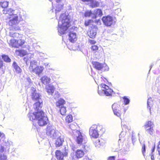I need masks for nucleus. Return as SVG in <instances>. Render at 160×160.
<instances>
[{"label":"nucleus","mask_w":160,"mask_h":160,"mask_svg":"<svg viewBox=\"0 0 160 160\" xmlns=\"http://www.w3.org/2000/svg\"><path fill=\"white\" fill-rule=\"evenodd\" d=\"M2 58L3 60L6 62H9L11 61V59L8 55L3 54L2 55Z\"/></svg>","instance_id":"obj_30"},{"label":"nucleus","mask_w":160,"mask_h":160,"mask_svg":"<svg viewBox=\"0 0 160 160\" xmlns=\"http://www.w3.org/2000/svg\"><path fill=\"white\" fill-rule=\"evenodd\" d=\"M17 42V40L12 38L10 41L9 44L13 47L18 48Z\"/></svg>","instance_id":"obj_27"},{"label":"nucleus","mask_w":160,"mask_h":160,"mask_svg":"<svg viewBox=\"0 0 160 160\" xmlns=\"http://www.w3.org/2000/svg\"><path fill=\"white\" fill-rule=\"evenodd\" d=\"M37 62L35 60H32L30 61V65L29 68L31 70L34 68L37 64Z\"/></svg>","instance_id":"obj_31"},{"label":"nucleus","mask_w":160,"mask_h":160,"mask_svg":"<svg viewBox=\"0 0 160 160\" xmlns=\"http://www.w3.org/2000/svg\"><path fill=\"white\" fill-rule=\"evenodd\" d=\"M117 10H118V11H120V12H121V9H119V8H118V9H117Z\"/></svg>","instance_id":"obj_64"},{"label":"nucleus","mask_w":160,"mask_h":160,"mask_svg":"<svg viewBox=\"0 0 160 160\" xmlns=\"http://www.w3.org/2000/svg\"><path fill=\"white\" fill-rule=\"evenodd\" d=\"M27 81H28L29 83H30L31 82V80L29 78H27Z\"/></svg>","instance_id":"obj_59"},{"label":"nucleus","mask_w":160,"mask_h":160,"mask_svg":"<svg viewBox=\"0 0 160 160\" xmlns=\"http://www.w3.org/2000/svg\"><path fill=\"white\" fill-rule=\"evenodd\" d=\"M2 12L4 14H8L10 16L13 14H16L15 13V11L11 8H5L3 10Z\"/></svg>","instance_id":"obj_21"},{"label":"nucleus","mask_w":160,"mask_h":160,"mask_svg":"<svg viewBox=\"0 0 160 160\" xmlns=\"http://www.w3.org/2000/svg\"><path fill=\"white\" fill-rule=\"evenodd\" d=\"M82 149H78L75 152V155L77 158H82L85 154L84 152L87 150L86 146L82 144Z\"/></svg>","instance_id":"obj_12"},{"label":"nucleus","mask_w":160,"mask_h":160,"mask_svg":"<svg viewBox=\"0 0 160 160\" xmlns=\"http://www.w3.org/2000/svg\"><path fill=\"white\" fill-rule=\"evenodd\" d=\"M123 99L124 100V102L125 105L128 104L130 102V100L129 98H127L126 96H124L123 97Z\"/></svg>","instance_id":"obj_38"},{"label":"nucleus","mask_w":160,"mask_h":160,"mask_svg":"<svg viewBox=\"0 0 160 160\" xmlns=\"http://www.w3.org/2000/svg\"><path fill=\"white\" fill-rule=\"evenodd\" d=\"M0 160H7V157L3 153L0 154Z\"/></svg>","instance_id":"obj_39"},{"label":"nucleus","mask_w":160,"mask_h":160,"mask_svg":"<svg viewBox=\"0 0 160 160\" xmlns=\"http://www.w3.org/2000/svg\"><path fill=\"white\" fill-rule=\"evenodd\" d=\"M93 14L94 15L95 18H96L97 16L100 17L102 15V11L100 9L94 10Z\"/></svg>","instance_id":"obj_25"},{"label":"nucleus","mask_w":160,"mask_h":160,"mask_svg":"<svg viewBox=\"0 0 160 160\" xmlns=\"http://www.w3.org/2000/svg\"><path fill=\"white\" fill-rule=\"evenodd\" d=\"M146 151V146L144 143H142V153L144 156H145L144 153Z\"/></svg>","instance_id":"obj_44"},{"label":"nucleus","mask_w":160,"mask_h":160,"mask_svg":"<svg viewBox=\"0 0 160 160\" xmlns=\"http://www.w3.org/2000/svg\"><path fill=\"white\" fill-rule=\"evenodd\" d=\"M5 136L3 132H0V137L2 139H5Z\"/></svg>","instance_id":"obj_52"},{"label":"nucleus","mask_w":160,"mask_h":160,"mask_svg":"<svg viewBox=\"0 0 160 160\" xmlns=\"http://www.w3.org/2000/svg\"><path fill=\"white\" fill-rule=\"evenodd\" d=\"M9 35L10 37L15 38H18L20 36L21 37L22 35L20 34L19 33L13 32H10L9 33Z\"/></svg>","instance_id":"obj_28"},{"label":"nucleus","mask_w":160,"mask_h":160,"mask_svg":"<svg viewBox=\"0 0 160 160\" xmlns=\"http://www.w3.org/2000/svg\"><path fill=\"white\" fill-rule=\"evenodd\" d=\"M160 79V77H158L157 79L156 82H158L159 81Z\"/></svg>","instance_id":"obj_60"},{"label":"nucleus","mask_w":160,"mask_h":160,"mask_svg":"<svg viewBox=\"0 0 160 160\" xmlns=\"http://www.w3.org/2000/svg\"><path fill=\"white\" fill-rule=\"evenodd\" d=\"M102 127L96 125H92L90 128L89 133L90 136L94 138L98 137L99 136L98 130H101Z\"/></svg>","instance_id":"obj_7"},{"label":"nucleus","mask_w":160,"mask_h":160,"mask_svg":"<svg viewBox=\"0 0 160 160\" xmlns=\"http://www.w3.org/2000/svg\"><path fill=\"white\" fill-rule=\"evenodd\" d=\"M59 137L56 140L55 143L56 147H59L62 145L64 142V138L63 136H59Z\"/></svg>","instance_id":"obj_17"},{"label":"nucleus","mask_w":160,"mask_h":160,"mask_svg":"<svg viewBox=\"0 0 160 160\" xmlns=\"http://www.w3.org/2000/svg\"><path fill=\"white\" fill-rule=\"evenodd\" d=\"M36 112L33 113L29 112L28 114V117L29 120L32 121L33 120H37L38 125L41 126H45L47 124L48 121L47 117L45 113L41 110L35 109Z\"/></svg>","instance_id":"obj_1"},{"label":"nucleus","mask_w":160,"mask_h":160,"mask_svg":"<svg viewBox=\"0 0 160 160\" xmlns=\"http://www.w3.org/2000/svg\"><path fill=\"white\" fill-rule=\"evenodd\" d=\"M3 65V62L0 60V68H1Z\"/></svg>","instance_id":"obj_56"},{"label":"nucleus","mask_w":160,"mask_h":160,"mask_svg":"<svg viewBox=\"0 0 160 160\" xmlns=\"http://www.w3.org/2000/svg\"><path fill=\"white\" fill-rule=\"evenodd\" d=\"M12 144V142L8 141H7L6 142L5 141L4 145H5L7 147V148H8V149H9V148Z\"/></svg>","instance_id":"obj_40"},{"label":"nucleus","mask_w":160,"mask_h":160,"mask_svg":"<svg viewBox=\"0 0 160 160\" xmlns=\"http://www.w3.org/2000/svg\"><path fill=\"white\" fill-rule=\"evenodd\" d=\"M46 88L47 92L52 95L55 90L54 86L51 84L49 85L46 87Z\"/></svg>","instance_id":"obj_23"},{"label":"nucleus","mask_w":160,"mask_h":160,"mask_svg":"<svg viewBox=\"0 0 160 160\" xmlns=\"http://www.w3.org/2000/svg\"><path fill=\"white\" fill-rule=\"evenodd\" d=\"M154 125L153 123L151 121H148L146 122L144 126V128L145 130V131L153 129Z\"/></svg>","instance_id":"obj_15"},{"label":"nucleus","mask_w":160,"mask_h":160,"mask_svg":"<svg viewBox=\"0 0 160 160\" xmlns=\"http://www.w3.org/2000/svg\"><path fill=\"white\" fill-rule=\"evenodd\" d=\"M153 66V65H151L150 66V69L149 70V71L152 68V67Z\"/></svg>","instance_id":"obj_62"},{"label":"nucleus","mask_w":160,"mask_h":160,"mask_svg":"<svg viewBox=\"0 0 160 160\" xmlns=\"http://www.w3.org/2000/svg\"><path fill=\"white\" fill-rule=\"evenodd\" d=\"M158 150L159 152V154H160V141L159 142V144L158 146Z\"/></svg>","instance_id":"obj_55"},{"label":"nucleus","mask_w":160,"mask_h":160,"mask_svg":"<svg viewBox=\"0 0 160 160\" xmlns=\"http://www.w3.org/2000/svg\"><path fill=\"white\" fill-rule=\"evenodd\" d=\"M32 94V98L36 102L34 104L33 106L35 109L39 110L41 108L42 101L41 98V96L37 92L36 89L32 87L31 89Z\"/></svg>","instance_id":"obj_4"},{"label":"nucleus","mask_w":160,"mask_h":160,"mask_svg":"<svg viewBox=\"0 0 160 160\" xmlns=\"http://www.w3.org/2000/svg\"><path fill=\"white\" fill-rule=\"evenodd\" d=\"M102 70L104 72L108 71L109 70V68L106 63H104L103 64V68Z\"/></svg>","instance_id":"obj_37"},{"label":"nucleus","mask_w":160,"mask_h":160,"mask_svg":"<svg viewBox=\"0 0 160 160\" xmlns=\"http://www.w3.org/2000/svg\"><path fill=\"white\" fill-rule=\"evenodd\" d=\"M102 88L101 90H98V93L100 96H102L104 95L107 96H110L112 95L113 93L112 90L106 84L102 83L101 84Z\"/></svg>","instance_id":"obj_6"},{"label":"nucleus","mask_w":160,"mask_h":160,"mask_svg":"<svg viewBox=\"0 0 160 160\" xmlns=\"http://www.w3.org/2000/svg\"><path fill=\"white\" fill-rule=\"evenodd\" d=\"M49 1L51 2L52 0H49ZM57 3H58L57 4L56 7V8L55 9V12L56 13V15L57 17L58 15V12H59L60 11L61 9L62 8V4H60L59 3L61 2V0H55Z\"/></svg>","instance_id":"obj_16"},{"label":"nucleus","mask_w":160,"mask_h":160,"mask_svg":"<svg viewBox=\"0 0 160 160\" xmlns=\"http://www.w3.org/2000/svg\"><path fill=\"white\" fill-rule=\"evenodd\" d=\"M132 144H133V145H134L135 144V142L136 140V139L134 136L133 135H132Z\"/></svg>","instance_id":"obj_49"},{"label":"nucleus","mask_w":160,"mask_h":160,"mask_svg":"<svg viewBox=\"0 0 160 160\" xmlns=\"http://www.w3.org/2000/svg\"><path fill=\"white\" fill-rule=\"evenodd\" d=\"M60 113L62 115H65L66 112V107H63L60 108Z\"/></svg>","instance_id":"obj_36"},{"label":"nucleus","mask_w":160,"mask_h":160,"mask_svg":"<svg viewBox=\"0 0 160 160\" xmlns=\"http://www.w3.org/2000/svg\"><path fill=\"white\" fill-rule=\"evenodd\" d=\"M9 19L8 24L11 27L10 30L15 31L20 30V27L18 26V24L22 20V19L19 12H17L16 14H13L9 16Z\"/></svg>","instance_id":"obj_3"},{"label":"nucleus","mask_w":160,"mask_h":160,"mask_svg":"<svg viewBox=\"0 0 160 160\" xmlns=\"http://www.w3.org/2000/svg\"><path fill=\"white\" fill-rule=\"evenodd\" d=\"M44 68L42 66H37L32 69V72L39 75L43 71Z\"/></svg>","instance_id":"obj_14"},{"label":"nucleus","mask_w":160,"mask_h":160,"mask_svg":"<svg viewBox=\"0 0 160 160\" xmlns=\"http://www.w3.org/2000/svg\"><path fill=\"white\" fill-rule=\"evenodd\" d=\"M69 127L70 128L71 130H72V132L73 133V132H74L75 130H77L75 129L76 126L74 124L72 123L71 124H70L69 125Z\"/></svg>","instance_id":"obj_42"},{"label":"nucleus","mask_w":160,"mask_h":160,"mask_svg":"<svg viewBox=\"0 0 160 160\" xmlns=\"http://www.w3.org/2000/svg\"><path fill=\"white\" fill-rule=\"evenodd\" d=\"M91 22V20H89L88 21H86L84 23V24L86 26H88L90 23Z\"/></svg>","instance_id":"obj_48"},{"label":"nucleus","mask_w":160,"mask_h":160,"mask_svg":"<svg viewBox=\"0 0 160 160\" xmlns=\"http://www.w3.org/2000/svg\"><path fill=\"white\" fill-rule=\"evenodd\" d=\"M69 39L71 42H74L77 40L76 34L75 32H70L68 34Z\"/></svg>","instance_id":"obj_19"},{"label":"nucleus","mask_w":160,"mask_h":160,"mask_svg":"<svg viewBox=\"0 0 160 160\" xmlns=\"http://www.w3.org/2000/svg\"><path fill=\"white\" fill-rule=\"evenodd\" d=\"M25 42V41L23 40H22L21 39L17 40V43L18 45V48L19 46H21Z\"/></svg>","instance_id":"obj_32"},{"label":"nucleus","mask_w":160,"mask_h":160,"mask_svg":"<svg viewBox=\"0 0 160 160\" xmlns=\"http://www.w3.org/2000/svg\"><path fill=\"white\" fill-rule=\"evenodd\" d=\"M12 66L14 68V70L17 73H19L21 72L22 70L20 67L18 66L15 62H13Z\"/></svg>","instance_id":"obj_26"},{"label":"nucleus","mask_w":160,"mask_h":160,"mask_svg":"<svg viewBox=\"0 0 160 160\" xmlns=\"http://www.w3.org/2000/svg\"><path fill=\"white\" fill-rule=\"evenodd\" d=\"M92 14V11H88L85 12L84 16L85 17H89Z\"/></svg>","instance_id":"obj_41"},{"label":"nucleus","mask_w":160,"mask_h":160,"mask_svg":"<svg viewBox=\"0 0 160 160\" xmlns=\"http://www.w3.org/2000/svg\"><path fill=\"white\" fill-rule=\"evenodd\" d=\"M145 132L146 134H149L150 135L153 136L154 134V130H147V131H145Z\"/></svg>","instance_id":"obj_43"},{"label":"nucleus","mask_w":160,"mask_h":160,"mask_svg":"<svg viewBox=\"0 0 160 160\" xmlns=\"http://www.w3.org/2000/svg\"><path fill=\"white\" fill-rule=\"evenodd\" d=\"M88 41L90 44H93V45L96 43V41L94 40L89 39Z\"/></svg>","instance_id":"obj_50"},{"label":"nucleus","mask_w":160,"mask_h":160,"mask_svg":"<svg viewBox=\"0 0 160 160\" xmlns=\"http://www.w3.org/2000/svg\"><path fill=\"white\" fill-rule=\"evenodd\" d=\"M93 66L96 69L98 70H101L103 68V64L97 62H92Z\"/></svg>","instance_id":"obj_18"},{"label":"nucleus","mask_w":160,"mask_h":160,"mask_svg":"<svg viewBox=\"0 0 160 160\" xmlns=\"http://www.w3.org/2000/svg\"><path fill=\"white\" fill-rule=\"evenodd\" d=\"M59 97V94L58 93V92H56L54 96V98L56 99V98H58Z\"/></svg>","instance_id":"obj_53"},{"label":"nucleus","mask_w":160,"mask_h":160,"mask_svg":"<svg viewBox=\"0 0 160 160\" xmlns=\"http://www.w3.org/2000/svg\"><path fill=\"white\" fill-rule=\"evenodd\" d=\"M153 104V102L152 99L151 98H149L147 101V108L150 111L151 107L152 106Z\"/></svg>","instance_id":"obj_29"},{"label":"nucleus","mask_w":160,"mask_h":160,"mask_svg":"<svg viewBox=\"0 0 160 160\" xmlns=\"http://www.w3.org/2000/svg\"><path fill=\"white\" fill-rule=\"evenodd\" d=\"M70 19L64 14H61L58 22V31L59 34L62 35L66 33L68 28L70 25Z\"/></svg>","instance_id":"obj_2"},{"label":"nucleus","mask_w":160,"mask_h":160,"mask_svg":"<svg viewBox=\"0 0 160 160\" xmlns=\"http://www.w3.org/2000/svg\"><path fill=\"white\" fill-rule=\"evenodd\" d=\"M73 134L77 138L76 141L77 143L79 145H82L85 139V136H82L81 132L78 130L74 131L73 132Z\"/></svg>","instance_id":"obj_10"},{"label":"nucleus","mask_w":160,"mask_h":160,"mask_svg":"<svg viewBox=\"0 0 160 160\" xmlns=\"http://www.w3.org/2000/svg\"><path fill=\"white\" fill-rule=\"evenodd\" d=\"M82 1L83 2H86V1H88L89 0H82Z\"/></svg>","instance_id":"obj_63"},{"label":"nucleus","mask_w":160,"mask_h":160,"mask_svg":"<svg viewBox=\"0 0 160 160\" xmlns=\"http://www.w3.org/2000/svg\"><path fill=\"white\" fill-rule=\"evenodd\" d=\"M72 117L71 115H68L65 118V121L66 122L68 123L71 122L72 121Z\"/></svg>","instance_id":"obj_33"},{"label":"nucleus","mask_w":160,"mask_h":160,"mask_svg":"<svg viewBox=\"0 0 160 160\" xmlns=\"http://www.w3.org/2000/svg\"><path fill=\"white\" fill-rule=\"evenodd\" d=\"M91 48L93 51L96 52L98 50V47L97 46L94 45L92 46Z\"/></svg>","instance_id":"obj_45"},{"label":"nucleus","mask_w":160,"mask_h":160,"mask_svg":"<svg viewBox=\"0 0 160 160\" xmlns=\"http://www.w3.org/2000/svg\"><path fill=\"white\" fill-rule=\"evenodd\" d=\"M155 145L154 144V146H153V148L152 149V153L154 152V151H155Z\"/></svg>","instance_id":"obj_57"},{"label":"nucleus","mask_w":160,"mask_h":160,"mask_svg":"<svg viewBox=\"0 0 160 160\" xmlns=\"http://www.w3.org/2000/svg\"><path fill=\"white\" fill-rule=\"evenodd\" d=\"M65 101L62 98H60L56 102V106L57 107L60 108L63 107V105L65 103Z\"/></svg>","instance_id":"obj_24"},{"label":"nucleus","mask_w":160,"mask_h":160,"mask_svg":"<svg viewBox=\"0 0 160 160\" xmlns=\"http://www.w3.org/2000/svg\"><path fill=\"white\" fill-rule=\"evenodd\" d=\"M46 133L50 138L55 139L59 136V132L54 127L49 124L47 128Z\"/></svg>","instance_id":"obj_5"},{"label":"nucleus","mask_w":160,"mask_h":160,"mask_svg":"<svg viewBox=\"0 0 160 160\" xmlns=\"http://www.w3.org/2000/svg\"><path fill=\"white\" fill-rule=\"evenodd\" d=\"M99 5V3L96 1H92L90 4V6L92 8H95L98 6Z\"/></svg>","instance_id":"obj_34"},{"label":"nucleus","mask_w":160,"mask_h":160,"mask_svg":"<svg viewBox=\"0 0 160 160\" xmlns=\"http://www.w3.org/2000/svg\"><path fill=\"white\" fill-rule=\"evenodd\" d=\"M41 80L43 84L44 85H47L50 82L51 79L49 77L45 75L41 78Z\"/></svg>","instance_id":"obj_22"},{"label":"nucleus","mask_w":160,"mask_h":160,"mask_svg":"<svg viewBox=\"0 0 160 160\" xmlns=\"http://www.w3.org/2000/svg\"><path fill=\"white\" fill-rule=\"evenodd\" d=\"M68 147L67 146L64 147V150L62 152L60 151L57 150L56 152V157L58 160H62L64 156H67L68 154Z\"/></svg>","instance_id":"obj_9"},{"label":"nucleus","mask_w":160,"mask_h":160,"mask_svg":"<svg viewBox=\"0 0 160 160\" xmlns=\"http://www.w3.org/2000/svg\"><path fill=\"white\" fill-rule=\"evenodd\" d=\"M112 108L114 114L118 117H120L122 114L121 112L120 111V105L114 103L112 105Z\"/></svg>","instance_id":"obj_11"},{"label":"nucleus","mask_w":160,"mask_h":160,"mask_svg":"<svg viewBox=\"0 0 160 160\" xmlns=\"http://www.w3.org/2000/svg\"><path fill=\"white\" fill-rule=\"evenodd\" d=\"M106 143V141L104 139L101 138L96 141L95 144L96 147H99L100 146L104 145Z\"/></svg>","instance_id":"obj_20"},{"label":"nucleus","mask_w":160,"mask_h":160,"mask_svg":"<svg viewBox=\"0 0 160 160\" xmlns=\"http://www.w3.org/2000/svg\"><path fill=\"white\" fill-rule=\"evenodd\" d=\"M122 132H121V133L119 135V138H121L122 137Z\"/></svg>","instance_id":"obj_61"},{"label":"nucleus","mask_w":160,"mask_h":160,"mask_svg":"<svg viewBox=\"0 0 160 160\" xmlns=\"http://www.w3.org/2000/svg\"><path fill=\"white\" fill-rule=\"evenodd\" d=\"M151 158L152 160H154V157L153 154H152L151 155Z\"/></svg>","instance_id":"obj_58"},{"label":"nucleus","mask_w":160,"mask_h":160,"mask_svg":"<svg viewBox=\"0 0 160 160\" xmlns=\"http://www.w3.org/2000/svg\"><path fill=\"white\" fill-rule=\"evenodd\" d=\"M0 5L2 8H6L8 6V2L7 1L1 2Z\"/></svg>","instance_id":"obj_35"},{"label":"nucleus","mask_w":160,"mask_h":160,"mask_svg":"<svg viewBox=\"0 0 160 160\" xmlns=\"http://www.w3.org/2000/svg\"><path fill=\"white\" fill-rule=\"evenodd\" d=\"M98 28L96 26H94L92 28L90 31L88 33L89 37L92 38H94L96 35Z\"/></svg>","instance_id":"obj_13"},{"label":"nucleus","mask_w":160,"mask_h":160,"mask_svg":"<svg viewBox=\"0 0 160 160\" xmlns=\"http://www.w3.org/2000/svg\"><path fill=\"white\" fill-rule=\"evenodd\" d=\"M102 20L104 24L107 27H110L114 25L116 22L114 18L109 15L103 17Z\"/></svg>","instance_id":"obj_8"},{"label":"nucleus","mask_w":160,"mask_h":160,"mask_svg":"<svg viewBox=\"0 0 160 160\" xmlns=\"http://www.w3.org/2000/svg\"><path fill=\"white\" fill-rule=\"evenodd\" d=\"M111 38L112 41H114L117 38V35L116 34H112L111 36Z\"/></svg>","instance_id":"obj_46"},{"label":"nucleus","mask_w":160,"mask_h":160,"mask_svg":"<svg viewBox=\"0 0 160 160\" xmlns=\"http://www.w3.org/2000/svg\"><path fill=\"white\" fill-rule=\"evenodd\" d=\"M4 150V148L2 145H0V152L2 153Z\"/></svg>","instance_id":"obj_51"},{"label":"nucleus","mask_w":160,"mask_h":160,"mask_svg":"<svg viewBox=\"0 0 160 160\" xmlns=\"http://www.w3.org/2000/svg\"><path fill=\"white\" fill-rule=\"evenodd\" d=\"M115 157L114 156H110L109 157L107 160H115Z\"/></svg>","instance_id":"obj_54"},{"label":"nucleus","mask_w":160,"mask_h":160,"mask_svg":"<svg viewBox=\"0 0 160 160\" xmlns=\"http://www.w3.org/2000/svg\"><path fill=\"white\" fill-rule=\"evenodd\" d=\"M26 52L24 51H21L20 52V54L21 56H23L26 54Z\"/></svg>","instance_id":"obj_47"}]
</instances>
